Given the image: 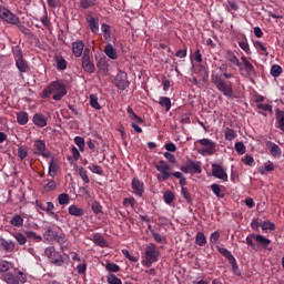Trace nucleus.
Returning a JSON list of instances; mask_svg holds the SVG:
<instances>
[{
  "label": "nucleus",
  "instance_id": "nucleus-38",
  "mask_svg": "<svg viewBox=\"0 0 284 284\" xmlns=\"http://www.w3.org/2000/svg\"><path fill=\"white\" fill-rule=\"evenodd\" d=\"M58 203L59 205H68V203H70V195H68V193H61L58 196Z\"/></svg>",
  "mask_w": 284,
  "mask_h": 284
},
{
  "label": "nucleus",
  "instance_id": "nucleus-64",
  "mask_svg": "<svg viewBox=\"0 0 284 284\" xmlns=\"http://www.w3.org/2000/svg\"><path fill=\"white\" fill-rule=\"evenodd\" d=\"M108 272H119V270H121V267H119V265L114 264V263H108L105 265Z\"/></svg>",
  "mask_w": 284,
  "mask_h": 284
},
{
  "label": "nucleus",
  "instance_id": "nucleus-60",
  "mask_svg": "<svg viewBox=\"0 0 284 284\" xmlns=\"http://www.w3.org/2000/svg\"><path fill=\"white\" fill-rule=\"evenodd\" d=\"M181 193L187 203H192V195H190V191L187 190V187H182Z\"/></svg>",
  "mask_w": 284,
  "mask_h": 284
},
{
  "label": "nucleus",
  "instance_id": "nucleus-42",
  "mask_svg": "<svg viewBox=\"0 0 284 284\" xmlns=\"http://www.w3.org/2000/svg\"><path fill=\"white\" fill-rule=\"evenodd\" d=\"M281 74H283V68H281V65L278 64H274L271 68V75L272 77H281Z\"/></svg>",
  "mask_w": 284,
  "mask_h": 284
},
{
  "label": "nucleus",
  "instance_id": "nucleus-59",
  "mask_svg": "<svg viewBox=\"0 0 284 284\" xmlns=\"http://www.w3.org/2000/svg\"><path fill=\"white\" fill-rule=\"evenodd\" d=\"M235 151L237 152V154H245V144H243V142L235 143Z\"/></svg>",
  "mask_w": 284,
  "mask_h": 284
},
{
  "label": "nucleus",
  "instance_id": "nucleus-35",
  "mask_svg": "<svg viewBox=\"0 0 284 284\" xmlns=\"http://www.w3.org/2000/svg\"><path fill=\"white\" fill-rule=\"evenodd\" d=\"M24 234L27 239H30L31 241H36V243H41V241H43V237H41V235H37L34 231H26Z\"/></svg>",
  "mask_w": 284,
  "mask_h": 284
},
{
  "label": "nucleus",
  "instance_id": "nucleus-3",
  "mask_svg": "<svg viewBox=\"0 0 284 284\" xmlns=\"http://www.w3.org/2000/svg\"><path fill=\"white\" fill-rule=\"evenodd\" d=\"M159 247L154 243H150L144 251V260L142 261V265L145 267H152L153 263L159 261L160 256Z\"/></svg>",
  "mask_w": 284,
  "mask_h": 284
},
{
  "label": "nucleus",
  "instance_id": "nucleus-43",
  "mask_svg": "<svg viewBox=\"0 0 284 284\" xmlns=\"http://www.w3.org/2000/svg\"><path fill=\"white\" fill-rule=\"evenodd\" d=\"M90 172H92L93 174H99V176H103V168H101L100 165L97 164H91L89 166Z\"/></svg>",
  "mask_w": 284,
  "mask_h": 284
},
{
  "label": "nucleus",
  "instance_id": "nucleus-8",
  "mask_svg": "<svg viewBox=\"0 0 284 284\" xmlns=\"http://www.w3.org/2000/svg\"><path fill=\"white\" fill-rule=\"evenodd\" d=\"M181 172L184 174H201L203 169H201V162H194L192 160H187L186 164L180 168Z\"/></svg>",
  "mask_w": 284,
  "mask_h": 284
},
{
  "label": "nucleus",
  "instance_id": "nucleus-47",
  "mask_svg": "<svg viewBox=\"0 0 284 284\" xmlns=\"http://www.w3.org/2000/svg\"><path fill=\"white\" fill-rule=\"evenodd\" d=\"M219 239H221V232L219 231L213 232L210 236V244L216 245V243H219Z\"/></svg>",
  "mask_w": 284,
  "mask_h": 284
},
{
  "label": "nucleus",
  "instance_id": "nucleus-30",
  "mask_svg": "<svg viewBox=\"0 0 284 284\" xmlns=\"http://www.w3.org/2000/svg\"><path fill=\"white\" fill-rule=\"evenodd\" d=\"M57 70L63 71L68 69V61L61 55H55Z\"/></svg>",
  "mask_w": 284,
  "mask_h": 284
},
{
  "label": "nucleus",
  "instance_id": "nucleus-49",
  "mask_svg": "<svg viewBox=\"0 0 284 284\" xmlns=\"http://www.w3.org/2000/svg\"><path fill=\"white\" fill-rule=\"evenodd\" d=\"M79 175L84 183H90V178L88 176V171L82 166L79 169Z\"/></svg>",
  "mask_w": 284,
  "mask_h": 284
},
{
  "label": "nucleus",
  "instance_id": "nucleus-50",
  "mask_svg": "<svg viewBox=\"0 0 284 284\" xmlns=\"http://www.w3.org/2000/svg\"><path fill=\"white\" fill-rule=\"evenodd\" d=\"M108 67H109L108 61H105V59H103V58L100 59V60L98 61V63H97V68H98L99 70H102V72H106Z\"/></svg>",
  "mask_w": 284,
  "mask_h": 284
},
{
  "label": "nucleus",
  "instance_id": "nucleus-53",
  "mask_svg": "<svg viewBox=\"0 0 284 284\" xmlns=\"http://www.w3.org/2000/svg\"><path fill=\"white\" fill-rule=\"evenodd\" d=\"M53 240L57 241V243H59V245H63V243H65L68 241L64 233H61V234L55 233Z\"/></svg>",
  "mask_w": 284,
  "mask_h": 284
},
{
  "label": "nucleus",
  "instance_id": "nucleus-24",
  "mask_svg": "<svg viewBox=\"0 0 284 284\" xmlns=\"http://www.w3.org/2000/svg\"><path fill=\"white\" fill-rule=\"evenodd\" d=\"M267 148H270V152H271L272 156H274L275 159L281 156V154H282L281 146H278L276 143L267 142Z\"/></svg>",
  "mask_w": 284,
  "mask_h": 284
},
{
  "label": "nucleus",
  "instance_id": "nucleus-37",
  "mask_svg": "<svg viewBox=\"0 0 284 284\" xmlns=\"http://www.w3.org/2000/svg\"><path fill=\"white\" fill-rule=\"evenodd\" d=\"M10 223L13 225V227H21L23 225V217L21 215H14Z\"/></svg>",
  "mask_w": 284,
  "mask_h": 284
},
{
  "label": "nucleus",
  "instance_id": "nucleus-57",
  "mask_svg": "<svg viewBox=\"0 0 284 284\" xmlns=\"http://www.w3.org/2000/svg\"><path fill=\"white\" fill-rule=\"evenodd\" d=\"M229 263L232 265L233 274H235L236 276H241V270H239V264H236V258H234Z\"/></svg>",
  "mask_w": 284,
  "mask_h": 284
},
{
  "label": "nucleus",
  "instance_id": "nucleus-41",
  "mask_svg": "<svg viewBox=\"0 0 284 284\" xmlns=\"http://www.w3.org/2000/svg\"><path fill=\"white\" fill-rule=\"evenodd\" d=\"M164 203L168 205H171V203H174V192L172 191H166L163 195Z\"/></svg>",
  "mask_w": 284,
  "mask_h": 284
},
{
  "label": "nucleus",
  "instance_id": "nucleus-48",
  "mask_svg": "<svg viewBox=\"0 0 284 284\" xmlns=\"http://www.w3.org/2000/svg\"><path fill=\"white\" fill-rule=\"evenodd\" d=\"M94 4H95L94 0H80V7L83 10H88V8H92V6Z\"/></svg>",
  "mask_w": 284,
  "mask_h": 284
},
{
  "label": "nucleus",
  "instance_id": "nucleus-39",
  "mask_svg": "<svg viewBox=\"0 0 284 284\" xmlns=\"http://www.w3.org/2000/svg\"><path fill=\"white\" fill-rule=\"evenodd\" d=\"M91 210L93 214H103V206H101V203H99V201H94L92 203Z\"/></svg>",
  "mask_w": 284,
  "mask_h": 284
},
{
  "label": "nucleus",
  "instance_id": "nucleus-10",
  "mask_svg": "<svg viewBox=\"0 0 284 284\" xmlns=\"http://www.w3.org/2000/svg\"><path fill=\"white\" fill-rule=\"evenodd\" d=\"M19 276L13 275L12 273H6L3 275V281L7 284H19V283H26L28 281V276H26V273L19 271Z\"/></svg>",
  "mask_w": 284,
  "mask_h": 284
},
{
  "label": "nucleus",
  "instance_id": "nucleus-21",
  "mask_svg": "<svg viewBox=\"0 0 284 284\" xmlns=\"http://www.w3.org/2000/svg\"><path fill=\"white\" fill-rule=\"evenodd\" d=\"M251 236H253V239L256 241V243H258L261 245V247H263L264 250H267V246L270 245V243H272V241H270V239H266L265 236H263L261 234H251Z\"/></svg>",
  "mask_w": 284,
  "mask_h": 284
},
{
  "label": "nucleus",
  "instance_id": "nucleus-31",
  "mask_svg": "<svg viewBox=\"0 0 284 284\" xmlns=\"http://www.w3.org/2000/svg\"><path fill=\"white\" fill-rule=\"evenodd\" d=\"M17 121L19 123V125H27L28 121H29V115L28 112H18L17 113Z\"/></svg>",
  "mask_w": 284,
  "mask_h": 284
},
{
  "label": "nucleus",
  "instance_id": "nucleus-45",
  "mask_svg": "<svg viewBox=\"0 0 284 284\" xmlns=\"http://www.w3.org/2000/svg\"><path fill=\"white\" fill-rule=\"evenodd\" d=\"M44 192H52L57 190V182L54 180H50L44 186Z\"/></svg>",
  "mask_w": 284,
  "mask_h": 284
},
{
  "label": "nucleus",
  "instance_id": "nucleus-44",
  "mask_svg": "<svg viewBox=\"0 0 284 284\" xmlns=\"http://www.w3.org/2000/svg\"><path fill=\"white\" fill-rule=\"evenodd\" d=\"M74 143H75V145H78L80 152H83V150H85V140L83 138L75 136Z\"/></svg>",
  "mask_w": 284,
  "mask_h": 284
},
{
  "label": "nucleus",
  "instance_id": "nucleus-58",
  "mask_svg": "<svg viewBox=\"0 0 284 284\" xmlns=\"http://www.w3.org/2000/svg\"><path fill=\"white\" fill-rule=\"evenodd\" d=\"M108 283H109V284H123V283L121 282V278L116 277V275H114V274H110V275L108 276Z\"/></svg>",
  "mask_w": 284,
  "mask_h": 284
},
{
  "label": "nucleus",
  "instance_id": "nucleus-36",
  "mask_svg": "<svg viewBox=\"0 0 284 284\" xmlns=\"http://www.w3.org/2000/svg\"><path fill=\"white\" fill-rule=\"evenodd\" d=\"M211 190H212L213 194H215V196H217V199H224L225 197V194L221 192V185L212 184Z\"/></svg>",
  "mask_w": 284,
  "mask_h": 284
},
{
  "label": "nucleus",
  "instance_id": "nucleus-40",
  "mask_svg": "<svg viewBox=\"0 0 284 284\" xmlns=\"http://www.w3.org/2000/svg\"><path fill=\"white\" fill-rule=\"evenodd\" d=\"M13 239H16V241L20 244V245H26V243H28V239L26 237V235H23V233L18 232L13 235Z\"/></svg>",
  "mask_w": 284,
  "mask_h": 284
},
{
  "label": "nucleus",
  "instance_id": "nucleus-63",
  "mask_svg": "<svg viewBox=\"0 0 284 284\" xmlns=\"http://www.w3.org/2000/svg\"><path fill=\"white\" fill-rule=\"evenodd\" d=\"M135 204H136V200H134V197H126L123 200L124 207H128V205H131V207H134Z\"/></svg>",
  "mask_w": 284,
  "mask_h": 284
},
{
  "label": "nucleus",
  "instance_id": "nucleus-29",
  "mask_svg": "<svg viewBox=\"0 0 284 284\" xmlns=\"http://www.w3.org/2000/svg\"><path fill=\"white\" fill-rule=\"evenodd\" d=\"M159 105H161L162 108H165V112H170L171 108H172V100H170V98L168 97H161L160 101H158Z\"/></svg>",
  "mask_w": 284,
  "mask_h": 284
},
{
  "label": "nucleus",
  "instance_id": "nucleus-16",
  "mask_svg": "<svg viewBox=\"0 0 284 284\" xmlns=\"http://www.w3.org/2000/svg\"><path fill=\"white\" fill-rule=\"evenodd\" d=\"M32 123L36 124L37 128H45V125H48V119H45L44 114L34 113Z\"/></svg>",
  "mask_w": 284,
  "mask_h": 284
},
{
  "label": "nucleus",
  "instance_id": "nucleus-33",
  "mask_svg": "<svg viewBox=\"0 0 284 284\" xmlns=\"http://www.w3.org/2000/svg\"><path fill=\"white\" fill-rule=\"evenodd\" d=\"M195 243L196 245H199L200 247H203V245H205L207 243V239L205 237V233L203 232H197L196 236H195Z\"/></svg>",
  "mask_w": 284,
  "mask_h": 284
},
{
  "label": "nucleus",
  "instance_id": "nucleus-55",
  "mask_svg": "<svg viewBox=\"0 0 284 284\" xmlns=\"http://www.w3.org/2000/svg\"><path fill=\"white\" fill-rule=\"evenodd\" d=\"M262 230H271L273 232L274 230H276V225L270 221H264L262 223Z\"/></svg>",
  "mask_w": 284,
  "mask_h": 284
},
{
  "label": "nucleus",
  "instance_id": "nucleus-18",
  "mask_svg": "<svg viewBox=\"0 0 284 284\" xmlns=\"http://www.w3.org/2000/svg\"><path fill=\"white\" fill-rule=\"evenodd\" d=\"M132 190L133 193L136 194V196H143V192H144V186H143V182L133 179L132 180Z\"/></svg>",
  "mask_w": 284,
  "mask_h": 284
},
{
  "label": "nucleus",
  "instance_id": "nucleus-61",
  "mask_svg": "<svg viewBox=\"0 0 284 284\" xmlns=\"http://www.w3.org/2000/svg\"><path fill=\"white\" fill-rule=\"evenodd\" d=\"M152 236L154 239L155 243H165V236H162L161 234L152 231Z\"/></svg>",
  "mask_w": 284,
  "mask_h": 284
},
{
  "label": "nucleus",
  "instance_id": "nucleus-34",
  "mask_svg": "<svg viewBox=\"0 0 284 284\" xmlns=\"http://www.w3.org/2000/svg\"><path fill=\"white\" fill-rule=\"evenodd\" d=\"M89 99L91 108L94 110H101V104H99V97H97V94H91Z\"/></svg>",
  "mask_w": 284,
  "mask_h": 284
},
{
  "label": "nucleus",
  "instance_id": "nucleus-26",
  "mask_svg": "<svg viewBox=\"0 0 284 284\" xmlns=\"http://www.w3.org/2000/svg\"><path fill=\"white\" fill-rule=\"evenodd\" d=\"M69 214L71 216L80 217V216H83L85 214V211H83V209L72 204V205L69 206Z\"/></svg>",
  "mask_w": 284,
  "mask_h": 284
},
{
  "label": "nucleus",
  "instance_id": "nucleus-32",
  "mask_svg": "<svg viewBox=\"0 0 284 284\" xmlns=\"http://www.w3.org/2000/svg\"><path fill=\"white\" fill-rule=\"evenodd\" d=\"M217 252H220V254H222V256L227 258L229 263H231V261L232 262L234 261V255H232V252H230L227 248L217 246Z\"/></svg>",
  "mask_w": 284,
  "mask_h": 284
},
{
  "label": "nucleus",
  "instance_id": "nucleus-5",
  "mask_svg": "<svg viewBox=\"0 0 284 284\" xmlns=\"http://www.w3.org/2000/svg\"><path fill=\"white\" fill-rule=\"evenodd\" d=\"M241 61L242 62H240L237 68L243 77H253V74H256L254 64H252V62H250L245 55H242Z\"/></svg>",
  "mask_w": 284,
  "mask_h": 284
},
{
  "label": "nucleus",
  "instance_id": "nucleus-7",
  "mask_svg": "<svg viewBox=\"0 0 284 284\" xmlns=\"http://www.w3.org/2000/svg\"><path fill=\"white\" fill-rule=\"evenodd\" d=\"M155 169L160 174L158 175V181H168L172 174L170 173L171 168L169 166L168 162L161 160L155 163Z\"/></svg>",
  "mask_w": 284,
  "mask_h": 284
},
{
  "label": "nucleus",
  "instance_id": "nucleus-11",
  "mask_svg": "<svg viewBox=\"0 0 284 284\" xmlns=\"http://www.w3.org/2000/svg\"><path fill=\"white\" fill-rule=\"evenodd\" d=\"M17 57L18 59L16 60V68H18L20 77L23 79V73L30 72V65L28 64V61L23 59V52L18 51Z\"/></svg>",
  "mask_w": 284,
  "mask_h": 284
},
{
  "label": "nucleus",
  "instance_id": "nucleus-46",
  "mask_svg": "<svg viewBox=\"0 0 284 284\" xmlns=\"http://www.w3.org/2000/svg\"><path fill=\"white\" fill-rule=\"evenodd\" d=\"M224 136L226 141H234L236 139V132L232 129H226Z\"/></svg>",
  "mask_w": 284,
  "mask_h": 284
},
{
  "label": "nucleus",
  "instance_id": "nucleus-1",
  "mask_svg": "<svg viewBox=\"0 0 284 284\" xmlns=\"http://www.w3.org/2000/svg\"><path fill=\"white\" fill-rule=\"evenodd\" d=\"M53 94V97H52ZM68 94V90L61 81L51 82L43 91L42 99H50L52 97L53 101H61L63 97Z\"/></svg>",
  "mask_w": 284,
  "mask_h": 284
},
{
  "label": "nucleus",
  "instance_id": "nucleus-56",
  "mask_svg": "<svg viewBox=\"0 0 284 284\" xmlns=\"http://www.w3.org/2000/svg\"><path fill=\"white\" fill-rule=\"evenodd\" d=\"M242 163H244V165H250L252 168V165H254V158L250 154H246L243 159H242Z\"/></svg>",
  "mask_w": 284,
  "mask_h": 284
},
{
  "label": "nucleus",
  "instance_id": "nucleus-12",
  "mask_svg": "<svg viewBox=\"0 0 284 284\" xmlns=\"http://www.w3.org/2000/svg\"><path fill=\"white\" fill-rule=\"evenodd\" d=\"M82 68L84 72H88L89 74L94 73L95 67H94V62L90 60V49H85L83 52Z\"/></svg>",
  "mask_w": 284,
  "mask_h": 284
},
{
  "label": "nucleus",
  "instance_id": "nucleus-6",
  "mask_svg": "<svg viewBox=\"0 0 284 284\" xmlns=\"http://www.w3.org/2000/svg\"><path fill=\"white\" fill-rule=\"evenodd\" d=\"M0 19L6 21V23H10L11 26H18L21 23L19 17L14 16L8 8L0 4Z\"/></svg>",
  "mask_w": 284,
  "mask_h": 284
},
{
  "label": "nucleus",
  "instance_id": "nucleus-4",
  "mask_svg": "<svg viewBox=\"0 0 284 284\" xmlns=\"http://www.w3.org/2000/svg\"><path fill=\"white\" fill-rule=\"evenodd\" d=\"M44 254L48 258H50V262L53 265H58V267H61V265H63V255H61V253H59L57 248H54V246L47 247Z\"/></svg>",
  "mask_w": 284,
  "mask_h": 284
},
{
  "label": "nucleus",
  "instance_id": "nucleus-13",
  "mask_svg": "<svg viewBox=\"0 0 284 284\" xmlns=\"http://www.w3.org/2000/svg\"><path fill=\"white\" fill-rule=\"evenodd\" d=\"M212 176L215 179H220L221 181L227 182V173L221 166V164L213 163L212 164Z\"/></svg>",
  "mask_w": 284,
  "mask_h": 284
},
{
  "label": "nucleus",
  "instance_id": "nucleus-15",
  "mask_svg": "<svg viewBox=\"0 0 284 284\" xmlns=\"http://www.w3.org/2000/svg\"><path fill=\"white\" fill-rule=\"evenodd\" d=\"M115 85L119 90H126L130 85V82H128V75L125 73L118 74L115 78Z\"/></svg>",
  "mask_w": 284,
  "mask_h": 284
},
{
  "label": "nucleus",
  "instance_id": "nucleus-9",
  "mask_svg": "<svg viewBox=\"0 0 284 284\" xmlns=\"http://www.w3.org/2000/svg\"><path fill=\"white\" fill-rule=\"evenodd\" d=\"M197 143H200V145L203 146L200 150V154H203V155L207 154L209 156H212V154L216 152V143H214L210 139L197 140Z\"/></svg>",
  "mask_w": 284,
  "mask_h": 284
},
{
  "label": "nucleus",
  "instance_id": "nucleus-19",
  "mask_svg": "<svg viewBox=\"0 0 284 284\" xmlns=\"http://www.w3.org/2000/svg\"><path fill=\"white\" fill-rule=\"evenodd\" d=\"M87 23L94 34L99 32V18H94L92 16L87 17Z\"/></svg>",
  "mask_w": 284,
  "mask_h": 284
},
{
  "label": "nucleus",
  "instance_id": "nucleus-52",
  "mask_svg": "<svg viewBox=\"0 0 284 284\" xmlns=\"http://www.w3.org/2000/svg\"><path fill=\"white\" fill-rule=\"evenodd\" d=\"M55 234H57V233H55L54 231H52L51 227H48V229L44 231L43 236H44V239H45L47 241H52V239H54Z\"/></svg>",
  "mask_w": 284,
  "mask_h": 284
},
{
  "label": "nucleus",
  "instance_id": "nucleus-14",
  "mask_svg": "<svg viewBox=\"0 0 284 284\" xmlns=\"http://www.w3.org/2000/svg\"><path fill=\"white\" fill-rule=\"evenodd\" d=\"M34 154L43 156L44 159H50V152H45V141L37 140L34 142Z\"/></svg>",
  "mask_w": 284,
  "mask_h": 284
},
{
  "label": "nucleus",
  "instance_id": "nucleus-17",
  "mask_svg": "<svg viewBox=\"0 0 284 284\" xmlns=\"http://www.w3.org/2000/svg\"><path fill=\"white\" fill-rule=\"evenodd\" d=\"M0 247L4 252H14V247H17V244H14L13 241H8L0 236Z\"/></svg>",
  "mask_w": 284,
  "mask_h": 284
},
{
  "label": "nucleus",
  "instance_id": "nucleus-54",
  "mask_svg": "<svg viewBox=\"0 0 284 284\" xmlns=\"http://www.w3.org/2000/svg\"><path fill=\"white\" fill-rule=\"evenodd\" d=\"M18 156H19L20 161H23V159H26L28 156V149L26 146H20L18 149Z\"/></svg>",
  "mask_w": 284,
  "mask_h": 284
},
{
  "label": "nucleus",
  "instance_id": "nucleus-62",
  "mask_svg": "<svg viewBox=\"0 0 284 284\" xmlns=\"http://www.w3.org/2000/svg\"><path fill=\"white\" fill-rule=\"evenodd\" d=\"M10 270V262L0 260V272H8Z\"/></svg>",
  "mask_w": 284,
  "mask_h": 284
},
{
  "label": "nucleus",
  "instance_id": "nucleus-2",
  "mask_svg": "<svg viewBox=\"0 0 284 284\" xmlns=\"http://www.w3.org/2000/svg\"><path fill=\"white\" fill-rule=\"evenodd\" d=\"M211 83L215 85L216 90H219L223 97H226L227 99H232V97H234L232 82L225 81L220 74L213 73L211 75Z\"/></svg>",
  "mask_w": 284,
  "mask_h": 284
},
{
  "label": "nucleus",
  "instance_id": "nucleus-23",
  "mask_svg": "<svg viewBox=\"0 0 284 284\" xmlns=\"http://www.w3.org/2000/svg\"><path fill=\"white\" fill-rule=\"evenodd\" d=\"M275 119L278 123V129L284 132V111L275 109Z\"/></svg>",
  "mask_w": 284,
  "mask_h": 284
},
{
  "label": "nucleus",
  "instance_id": "nucleus-27",
  "mask_svg": "<svg viewBox=\"0 0 284 284\" xmlns=\"http://www.w3.org/2000/svg\"><path fill=\"white\" fill-rule=\"evenodd\" d=\"M104 54H106V57H109V59H113V60H116L119 57L116 54V49H114V47L110 43L105 45Z\"/></svg>",
  "mask_w": 284,
  "mask_h": 284
},
{
  "label": "nucleus",
  "instance_id": "nucleus-20",
  "mask_svg": "<svg viewBox=\"0 0 284 284\" xmlns=\"http://www.w3.org/2000/svg\"><path fill=\"white\" fill-rule=\"evenodd\" d=\"M83 48H85V44L83 43V41L78 40L75 42L72 43V52L74 54V57L79 58L81 57V54H83Z\"/></svg>",
  "mask_w": 284,
  "mask_h": 284
},
{
  "label": "nucleus",
  "instance_id": "nucleus-28",
  "mask_svg": "<svg viewBox=\"0 0 284 284\" xmlns=\"http://www.w3.org/2000/svg\"><path fill=\"white\" fill-rule=\"evenodd\" d=\"M226 61L227 63H231V65H236L237 68L239 65H241V61L239 60V58H236V54H234V52L232 51L226 52Z\"/></svg>",
  "mask_w": 284,
  "mask_h": 284
},
{
  "label": "nucleus",
  "instance_id": "nucleus-22",
  "mask_svg": "<svg viewBox=\"0 0 284 284\" xmlns=\"http://www.w3.org/2000/svg\"><path fill=\"white\" fill-rule=\"evenodd\" d=\"M57 172H59V163L57 159H51L50 164H49V176L54 179L57 176Z\"/></svg>",
  "mask_w": 284,
  "mask_h": 284
},
{
  "label": "nucleus",
  "instance_id": "nucleus-51",
  "mask_svg": "<svg viewBox=\"0 0 284 284\" xmlns=\"http://www.w3.org/2000/svg\"><path fill=\"white\" fill-rule=\"evenodd\" d=\"M239 45H240L241 50H243L246 54L252 53V51L250 50V44L247 43V40L240 41Z\"/></svg>",
  "mask_w": 284,
  "mask_h": 284
},
{
  "label": "nucleus",
  "instance_id": "nucleus-25",
  "mask_svg": "<svg viewBox=\"0 0 284 284\" xmlns=\"http://www.w3.org/2000/svg\"><path fill=\"white\" fill-rule=\"evenodd\" d=\"M92 241L95 243V245H99L100 247H106L108 241H105V237H103L101 234L95 233L92 235Z\"/></svg>",
  "mask_w": 284,
  "mask_h": 284
}]
</instances>
